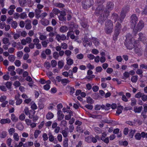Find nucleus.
<instances>
[{"label":"nucleus","mask_w":147,"mask_h":147,"mask_svg":"<svg viewBox=\"0 0 147 147\" xmlns=\"http://www.w3.org/2000/svg\"><path fill=\"white\" fill-rule=\"evenodd\" d=\"M71 52L69 50H66L65 51V53L67 56V57H69L71 55Z\"/></svg>","instance_id":"nucleus-63"},{"label":"nucleus","mask_w":147,"mask_h":147,"mask_svg":"<svg viewBox=\"0 0 147 147\" xmlns=\"http://www.w3.org/2000/svg\"><path fill=\"white\" fill-rule=\"evenodd\" d=\"M68 139L67 138H65L63 142V147H68Z\"/></svg>","instance_id":"nucleus-37"},{"label":"nucleus","mask_w":147,"mask_h":147,"mask_svg":"<svg viewBox=\"0 0 147 147\" xmlns=\"http://www.w3.org/2000/svg\"><path fill=\"white\" fill-rule=\"evenodd\" d=\"M49 43V42L48 40H43L41 42L42 46L44 48L47 47Z\"/></svg>","instance_id":"nucleus-28"},{"label":"nucleus","mask_w":147,"mask_h":147,"mask_svg":"<svg viewBox=\"0 0 147 147\" xmlns=\"http://www.w3.org/2000/svg\"><path fill=\"white\" fill-rule=\"evenodd\" d=\"M131 35L130 34H128L126 36V39L125 42V45L127 49H131L134 47V45L132 43Z\"/></svg>","instance_id":"nucleus-2"},{"label":"nucleus","mask_w":147,"mask_h":147,"mask_svg":"<svg viewBox=\"0 0 147 147\" xmlns=\"http://www.w3.org/2000/svg\"><path fill=\"white\" fill-rule=\"evenodd\" d=\"M70 82V81L68 79H63L61 83L63 84V86H65L67 84L69 83Z\"/></svg>","instance_id":"nucleus-27"},{"label":"nucleus","mask_w":147,"mask_h":147,"mask_svg":"<svg viewBox=\"0 0 147 147\" xmlns=\"http://www.w3.org/2000/svg\"><path fill=\"white\" fill-rule=\"evenodd\" d=\"M53 56L54 58L55 59H58L59 57V53L56 51L53 53Z\"/></svg>","instance_id":"nucleus-51"},{"label":"nucleus","mask_w":147,"mask_h":147,"mask_svg":"<svg viewBox=\"0 0 147 147\" xmlns=\"http://www.w3.org/2000/svg\"><path fill=\"white\" fill-rule=\"evenodd\" d=\"M33 142H28L23 145V147H29L32 146L33 145Z\"/></svg>","instance_id":"nucleus-22"},{"label":"nucleus","mask_w":147,"mask_h":147,"mask_svg":"<svg viewBox=\"0 0 147 147\" xmlns=\"http://www.w3.org/2000/svg\"><path fill=\"white\" fill-rule=\"evenodd\" d=\"M53 12V13L57 15L60 13V11L56 8H54L52 10Z\"/></svg>","instance_id":"nucleus-59"},{"label":"nucleus","mask_w":147,"mask_h":147,"mask_svg":"<svg viewBox=\"0 0 147 147\" xmlns=\"http://www.w3.org/2000/svg\"><path fill=\"white\" fill-rule=\"evenodd\" d=\"M19 2L20 5L22 7L25 6L26 3V0H19Z\"/></svg>","instance_id":"nucleus-32"},{"label":"nucleus","mask_w":147,"mask_h":147,"mask_svg":"<svg viewBox=\"0 0 147 147\" xmlns=\"http://www.w3.org/2000/svg\"><path fill=\"white\" fill-rule=\"evenodd\" d=\"M68 29V27L66 26H63L60 27L59 30L61 33L66 32Z\"/></svg>","instance_id":"nucleus-16"},{"label":"nucleus","mask_w":147,"mask_h":147,"mask_svg":"<svg viewBox=\"0 0 147 147\" xmlns=\"http://www.w3.org/2000/svg\"><path fill=\"white\" fill-rule=\"evenodd\" d=\"M138 79V76L137 75H135L132 76L131 81L133 83H136L137 82Z\"/></svg>","instance_id":"nucleus-31"},{"label":"nucleus","mask_w":147,"mask_h":147,"mask_svg":"<svg viewBox=\"0 0 147 147\" xmlns=\"http://www.w3.org/2000/svg\"><path fill=\"white\" fill-rule=\"evenodd\" d=\"M30 104L31 105V108L32 109V110H34L37 109V107L34 102H32Z\"/></svg>","instance_id":"nucleus-30"},{"label":"nucleus","mask_w":147,"mask_h":147,"mask_svg":"<svg viewBox=\"0 0 147 147\" xmlns=\"http://www.w3.org/2000/svg\"><path fill=\"white\" fill-rule=\"evenodd\" d=\"M59 68L61 69L63 67L64 65V63L62 60L59 61L58 63Z\"/></svg>","instance_id":"nucleus-41"},{"label":"nucleus","mask_w":147,"mask_h":147,"mask_svg":"<svg viewBox=\"0 0 147 147\" xmlns=\"http://www.w3.org/2000/svg\"><path fill=\"white\" fill-rule=\"evenodd\" d=\"M135 138L137 140H140L141 138V135L140 133H136L135 136Z\"/></svg>","instance_id":"nucleus-64"},{"label":"nucleus","mask_w":147,"mask_h":147,"mask_svg":"<svg viewBox=\"0 0 147 147\" xmlns=\"http://www.w3.org/2000/svg\"><path fill=\"white\" fill-rule=\"evenodd\" d=\"M20 18L21 19H24L25 18H26L27 17V14L25 12L21 13L20 14Z\"/></svg>","instance_id":"nucleus-50"},{"label":"nucleus","mask_w":147,"mask_h":147,"mask_svg":"<svg viewBox=\"0 0 147 147\" xmlns=\"http://www.w3.org/2000/svg\"><path fill=\"white\" fill-rule=\"evenodd\" d=\"M86 102L87 103L91 104L94 102V100L90 97H88L87 98Z\"/></svg>","instance_id":"nucleus-40"},{"label":"nucleus","mask_w":147,"mask_h":147,"mask_svg":"<svg viewBox=\"0 0 147 147\" xmlns=\"http://www.w3.org/2000/svg\"><path fill=\"white\" fill-rule=\"evenodd\" d=\"M41 22L42 25L45 26H47L49 24V22L48 20L44 18L41 19Z\"/></svg>","instance_id":"nucleus-18"},{"label":"nucleus","mask_w":147,"mask_h":147,"mask_svg":"<svg viewBox=\"0 0 147 147\" xmlns=\"http://www.w3.org/2000/svg\"><path fill=\"white\" fill-rule=\"evenodd\" d=\"M20 95L19 94H16L15 96V99L16 100V105H20L22 102V99L20 98Z\"/></svg>","instance_id":"nucleus-7"},{"label":"nucleus","mask_w":147,"mask_h":147,"mask_svg":"<svg viewBox=\"0 0 147 147\" xmlns=\"http://www.w3.org/2000/svg\"><path fill=\"white\" fill-rule=\"evenodd\" d=\"M41 132V131L39 130H36L34 133V136L35 138H36L38 135Z\"/></svg>","instance_id":"nucleus-62"},{"label":"nucleus","mask_w":147,"mask_h":147,"mask_svg":"<svg viewBox=\"0 0 147 147\" xmlns=\"http://www.w3.org/2000/svg\"><path fill=\"white\" fill-rule=\"evenodd\" d=\"M13 138L14 140L16 141H18L19 139V136L18 134L16 133H14Z\"/></svg>","instance_id":"nucleus-43"},{"label":"nucleus","mask_w":147,"mask_h":147,"mask_svg":"<svg viewBox=\"0 0 147 147\" xmlns=\"http://www.w3.org/2000/svg\"><path fill=\"white\" fill-rule=\"evenodd\" d=\"M55 5L57 7L59 8H63L65 7V5L63 3H57L55 4Z\"/></svg>","instance_id":"nucleus-49"},{"label":"nucleus","mask_w":147,"mask_h":147,"mask_svg":"<svg viewBox=\"0 0 147 147\" xmlns=\"http://www.w3.org/2000/svg\"><path fill=\"white\" fill-rule=\"evenodd\" d=\"M122 27L121 24L117 22L115 24V29L120 30Z\"/></svg>","instance_id":"nucleus-21"},{"label":"nucleus","mask_w":147,"mask_h":147,"mask_svg":"<svg viewBox=\"0 0 147 147\" xmlns=\"http://www.w3.org/2000/svg\"><path fill=\"white\" fill-rule=\"evenodd\" d=\"M76 131L79 133H82L83 130L82 127L80 126H77L76 127Z\"/></svg>","instance_id":"nucleus-53"},{"label":"nucleus","mask_w":147,"mask_h":147,"mask_svg":"<svg viewBox=\"0 0 147 147\" xmlns=\"http://www.w3.org/2000/svg\"><path fill=\"white\" fill-rule=\"evenodd\" d=\"M11 122L10 120L7 118L6 119H2L0 121V123L2 124L7 123H9Z\"/></svg>","instance_id":"nucleus-17"},{"label":"nucleus","mask_w":147,"mask_h":147,"mask_svg":"<svg viewBox=\"0 0 147 147\" xmlns=\"http://www.w3.org/2000/svg\"><path fill=\"white\" fill-rule=\"evenodd\" d=\"M84 42L83 45L85 47L87 45L90 46L92 44L91 42L87 38H85Z\"/></svg>","instance_id":"nucleus-15"},{"label":"nucleus","mask_w":147,"mask_h":147,"mask_svg":"<svg viewBox=\"0 0 147 147\" xmlns=\"http://www.w3.org/2000/svg\"><path fill=\"white\" fill-rule=\"evenodd\" d=\"M33 42L34 45H36L38 44L39 43L40 40L39 39L37 38H36L33 39Z\"/></svg>","instance_id":"nucleus-57"},{"label":"nucleus","mask_w":147,"mask_h":147,"mask_svg":"<svg viewBox=\"0 0 147 147\" xmlns=\"http://www.w3.org/2000/svg\"><path fill=\"white\" fill-rule=\"evenodd\" d=\"M57 115V120L58 121L61 120L64 117V115L63 114L62 111L60 110H58Z\"/></svg>","instance_id":"nucleus-11"},{"label":"nucleus","mask_w":147,"mask_h":147,"mask_svg":"<svg viewBox=\"0 0 147 147\" xmlns=\"http://www.w3.org/2000/svg\"><path fill=\"white\" fill-rule=\"evenodd\" d=\"M114 6V4L111 2L107 3L105 9L102 5L98 6L96 9L95 14L98 16L100 15L99 21L103 22L105 21L109 16L110 11L113 8Z\"/></svg>","instance_id":"nucleus-1"},{"label":"nucleus","mask_w":147,"mask_h":147,"mask_svg":"<svg viewBox=\"0 0 147 147\" xmlns=\"http://www.w3.org/2000/svg\"><path fill=\"white\" fill-rule=\"evenodd\" d=\"M131 105L132 106H134L136 104L137 101L136 99L134 98H132L131 99Z\"/></svg>","instance_id":"nucleus-42"},{"label":"nucleus","mask_w":147,"mask_h":147,"mask_svg":"<svg viewBox=\"0 0 147 147\" xmlns=\"http://www.w3.org/2000/svg\"><path fill=\"white\" fill-rule=\"evenodd\" d=\"M143 109L142 106H140L138 107H135L134 108V111L135 113H140Z\"/></svg>","instance_id":"nucleus-23"},{"label":"nucleus","mask_w":147,"mask_h":147,"mask_svg":"<svg viewBox=\"0 0 147 147\" xmlns=\"http://www.w3.org/2000/svg\"><path fill=\"white\" fill-rule=\"evenodd\" d=\"M134 51L136 53L140 56H141L143 53V51L142 49L138 47L134 49Z\"/></svg>","instance_id":"nucleus-14"},{"label":"nucleus","mask_w":147,"mask_h":147,"mask_svg":"<svg viewBox=\"0 0 147 147\" xmlns=\"http://www.w3.org/2000/svg\"><path fill=\"white\" fill-rule=\"evenodd\" d=\"M100 139L106 144H108L109 142V138L108 137H107L106 138L103 137H100Z\"/></svg>","instance_id":"nucleus-34"},{"label":"nucleus","mask_w":147,"mask_h":147,"mask_svg":"<svg viewBox=\"0 0 147 147\" xmlns=\"http://www.w3.org/2000/svg\"><path fill=\"white\" fill-rule=\"evenodd\" d=\"M53 114L50 112L48 113L46 115V118L48 120L51 119L53 118Z\"/></svg>","instance_id":"nucleus-24"},{"label":"nucleus","mask_w":147,"mask_h":147,"mask_svg":"<svg viewBox=\"0 0 147 147\" xmlns=\"http://www.w3.org/2000/svg\"><path fill=\"white\" fill-rule=\"evenodd\" d=\"M48 135L49 136V141L51 142H53L54 140L53 136L51 133H50Z\"/></svg>","instance_id":"nucleus-52"},{"label":"nucleus","mask_w":147,"mask_h":147,"mask_svg":"<svg viewBox=\"0 0 147 147\" xmlns=\"http://www.w3.org/2000/svg\"><path fill=\"white\" fill-rule=\"evenodd\" d=\"M29 113L28 115H29V117L30 119H32L33 118L35 113V111L33 110H30Z\"/></svg>","instance_id":"nucleus-20"},{"label":"nucleus","mask_w":147,"mask_h":147,"mask_svg":"<svg viewBox=\"0 0 147 147\" xmlns=\"http://www.w3.org/2000/svg\"><path fill=\"white\" fill-rule=\"evenodd\" d=\"M67 125V121L65 120H62L60 123V125L62 127H65Z\"/></svg>","instance_id":"nucleus-48"},{"label":"nucleus","mask_w":147,"mask_h":147,"mask_svg":"<svg viewBox=\"0 0 147 147\" xmlns=\"http://www.w3.org/2000/svg\"><path fill=\"white\" fill-rule=\"evenodd\" d=\"M36 15L37 16V18H38L39 17H40V16H39L40 14L41 11L40 9H36L35 10Z\"/></svg>","instance_id":"nucleus-46"},{"label":"nucleus","mask_w":147,"mask_h":147,"mask_svg":"<svg viewBox=\"0 0 147 147\" xmlns=\"http://www.w3.org/2000/svg\"><path fill=\"white\" fill-rule=\"evenodd\" d=\"M144 22L142 21H140L136 26L135 27L133 30V33L134 35H136L139 31L141 30L144 26Z\"/></svg>","instance_id":"nucleus-4"},{"label":"nucleus","mask_w":147,"mask_h":147,"mask_svg":"<svg viewBox=\"0 0 147 147\" xmlns=\"http://www.w3.org/2000/svg\"><path fill=\"white\" fill-rule=\"evenodd\" d=\"M17 22L16 21H13L11 24V27L14 29H16L17 27Z\"/></svg>","instance_id":"nucleus-47"},{"label":"nucleus","mask_w":147,"mask_h":147,"mask_svg":"<svg viewBox=\"0 0 147 147\" xmlns=\"http://www.w3.org/2000/svg\"><path fill=\"white\" fill-rule=\"evenodd\" d=\"M136 131L135 130L130 129L129 133V137L131 138H132Z\"/></svg>","instance_id":"nucleus-36"},{"label":"nucleus","mask_w":147,"mask_h":147,"mask_svg":"<svg viewBox=\"0 0 147 147\" xmlns=\"http://www.w3.org/2000/svg\"><path fill=\"white\" fill-rule=\"evenodd\" d=\"M8 59L11 62H13L15 59V57L13 55H10L8 57Z\"/></svg>","instance_id":"nucleus-55"},{"label":"nucleus","mask_w":147,"mask_h":147,"mask_svg":"<svg viewBox=\"0 0 147 147\" xmlns=\"http://www.w3.org/2000/svg\"><path fill=\"white\" fill-rule=\"evenodd\" d=\"M7 136V132L6 131H2L0 134V137L4 138L6 137Z\"/></svg>","instance_id":"nucleus-35"},{"label":"nucleus","mask_w":147,"mask_h":147,"mask_svg":"<svg viewBox=\"0 0 147 147\" xmlns=\"http://www.w3.org/2000/svg\"><path fill=\"white\" fill-rule=\"evenodd\" d=\"M92 137V135L86 137L85 139V141L88 143H91V142Z\"/></svg>","instance_id":"nucleus-44"},{"label":"nucleus","mask_w":147,"mask_h":147,"mask_svg":"<svg viewBox=\"0 0 147 147\" xmlns=\"http://www.w3.org/2000/svg\"><path fill=\"white\" fill-rule=\"evenodd\" d=\"M105 28H113V22L110 20H107L105 24Z\"/></svg>","instance_id":"nucleus-10"},{"label":"nucleus","mask_w":147,"mask_h":147,"mask_svg":"<svg viewBox=\"0 0 147 147\" xmlns=\"http://www.w3.org/2000/svg\"><path fill=\"white\" fill-rule=\"evenodd\" d=\"M13 37L15 40L18 39L20 37V34L19 33H13Z\"/></svg>","instance_id":"nucleus-38"},{"label":"nucleus","mask_w":147,"mask_h":147,"mask_svg":"<svg viewBox=\"0 0 147 147\" xmlns=\"http://www.w3.org/2000/svg\"><path fill=\"white\" fill-rule=\"evenodd\" d=\"M129 7L128 6H127L123 7L120 13L121 17L119 19V20L120 22V23H122L124 19L126 16L125 14L129 11Z\"/></svg>","instance_id":"nucleus-5"},{"label":"nucleus","mask_w":147,"mask_h":147,"mask_svg":"<svg viewBox=\"0 0 147 147\" xmlns=\"http://www.w3.org/2000/svg\"><path fill=\"white\" fill-rule=\"evenodd\" d=\"M66 38V37L64 34H62L60 35L57 34L56 35L55 39L58 42H60L61 40H65Z\"/></svg>","instance_id":"nucleus-8"},{"label":"nucleus","mask_w":147,"mask_h":147,"mask_svg":"<svg viewBox=\"0 0 147 147\" xmlns=\"http://www.w3.org/2000/svg\"><path fill=\"white\" fill-rule=\"evenodd\" d=\"M139 38L138 40L140 41H142L144 44L145 43H146V38L145 34H143L142 32H140L138 34Z\"/></svg>","instance_id":"nucleus-6"},{"label":"nucleus","mask_w":147,"mask_h":147,"mask_svg":"<svg viewBox=\"0 0 147 147\" xmlns=\"http://www.w3.org/2000/svg\"><path fill=\"white\" fill-rule=\"evenodd\" d=\"M93 0H84L82 2V6L84 9H87L94 4Z\"/></svg>","instance_id":"nucleus-3"},{"label":"nucleus","mask_w":147,"mask_h":147,"mask_svg":"<svg viewBox=\"0 0 147 147\" xmlns=\"http://www.w3.org/2000/svg\"><path fill=\"white\" fill-rule=\"evenodd\" d=\"M12 121L16 122L18 121V117H16L15 115L13 114H11V118Z\"/></svg>","instance_id":"nucleus-39"},{"label":"nucleus","mask_w":147,"mask_h":147,"mask_svg":"<svg viewBox=\"0 0 147 147\" xmlns=\"http://www.w3.org/2000/svg\"><path fill=\"white\" fill-rule=\"evenodd\" d=\"M68 129H69L68 127H66L62 131L61 133L63 137L65 138H67V137L68 136V134L69 132Z\"/></svg>","instance_id":"nucleus-12"},{"label":"nucleus","mask_w":147,"mask_h":147,"mask_svg":"<svg viewBox=\"0 0 147 147\" xmlns=\"http://www.w3.org/2000/svg\"><path fill=\"white\" fill-rule=\"evenodd\" d=\"M67 63L68 65H71L73 64L74 62L73 59L67 57L66 58Z\"/></svg>","instance_id":"nucleus-29"},{"label":"nucleus","mask_w":147,"mask_h":147,"mask_svg":"<svg viewBox=\"0 0 147 147\" xmlns=\"http://www.w3.org/2000/svg\"><path fill=\"white\" fill-rule=\"evenodd\" d=\"M38 34L40 36L39 37V39L41 40H45L47 38L46 36L40 33H39Z\"/></svg>","instance_id":"nucleus-33"},{"label":"nucleus","mask_w":147,"mask_h":147,"mask_svg":"<svg viewBox=\"0 0 147 147\" xmlns=\"http://www.w3.org/2000/svg\"><path fill=\"white\" fill-rule=\"evenodd\" d=\"M141 99L143 101H146L147 100V95L145 94L144 93H142V94L141 96Z\"/></svg>","instance_id":"nucleus-54"},{"label":"nucleus","mask_w":147,"mask_h":147,"mask_svg":"<svg viewBox=\"0 0 147 147\" xmlns=\"http://www.w3.org/2000/svg\"><path fill=\"white\" fill-rule=\"evenodd\" d=\"M138 20V18L136 14L132 15L130 17V22L135 26L136 22Z\"/></svg>","instance_id":"nucleus-9"},{"label":"nucleus","mask_w":147,"mask_h":147,"mask_svg":"<svg viewBox=\"0 0 147 147\" xmlns=\"http://www.w3.org/2000/svg\"><path fill=\"white\" fill-rule=\"evenodd\" d=\"M112 16L114 18L116 19V20L115 21V22L116 21H119L120 22V21L119 20V18L121 17L120 16V17H119L117 14L116 13H113L112 14Z\"/></svg>","instance_id":"nucleus-45"},{"label":"nucleus","mask_w":147,"mask_h":147,"mask_svg":"<svg viewBox=\"0 0 147 147\" xmlns=\"http://www.w3.org/2000/svg\"><path fill=\"white\" fill-rule=\"evenodd\" d=\"M21 43L20 42H18L17 43V46L16 47V48L20 50L23 48V47L21 45Z\"/></svg>","instance_id":"nucleus-56"},{"label":"nucleus","mask_w":147,"mask_h":147,"mask_svg":"<svg viewBox=\"0 0 147 147\" xmlns=\"http://www.w3.org/2000/svg\"><path fill=\"white\" fill-rule=\"evenodd\" d=\"M15 132V129L13 128H11L8 130L9 134L10 135H12Z\"/></svg>","instance_id":"nucleus-60"},{"label":"nucleus","mask_w":147,"mask_h":147,"mask_svg":"<svg viewBox=\"0 0 147 147\" xmlns=\"http://www.w3.org/2000/svg\"><path fill=\"white\" fill-rule=\"evenodd\" d=\"M123 107L120 106L117 107V110L116 111V113L118 115H119L122 112V110L123 109Z\"/></svg>","instance_id":"nucleus-26"},{"label":"nucleus","mask_w":147,"mask_h":147,"mask_svg":"<svg viewBox=\"0 0 147 147\" xmlns=\"http://www.w3.org/2000/svg\"><path fill=\"white\" fill-rule=\"evenodd\" d=\"M113 28H105V33L107 34H111L113 32Z\"/></svg>","instance_id":"nucleus-25"},{"label":"nucleus","mask_w":147,"mask_h":147,"mask_svg":"<svg viewBox=\"0 0 147 147\" xmlns=\"http://www.w3.org/2000/svg\"><path fill=\"white\" fill-rule=\"evenodd\" d=\"M46 30L49 32H53V27L51 26L47 27L46 29Z\"/></svg>","instance_id":"nucleus-58"},{"label":"nucleus","mask_w":147,"mask_h":147,"mask_svg":"<svg viewBox=\"0 0 147 147\" xmlns=\"http://www.w3.org/2000/svg\"><path fill=\"white\" fill-rule=\"evenodd\" d=\"M25 22L26 23L25 26V28L27 30L30 29L32 27L31 24V21L29 20H27Z\"/></svg>","instance_id":"nucleus-13"},{"label":"nucleus","mask_w":147,"mask_h":147,"mask_svg":"<svg viewBox=\"0 0 147 147\" xmlns=\"http://www.w3.org/2000/svg\"><path fill=\"white\" fill-rule=\"evenodd\" d=\"M92 41L96 46H98L99 44V40L97 38L93 37L92 38Z\"/></svg>","instance_id":"nucleus-19"},{"label":"nucleus","mask_w":147,"mask_h":147,"mask_svg":"<svg viewBox=\"0 0 147 147\" xmlns=\"http://www.w3.org/2000/svg\"><path fill=\"white\" fill-rule=\"evenodd\" d=\"M9 39L7 38H5L3 39V42L4 44H7L9 43L8 45H10V44L9 43Z\"/></svg>","instance_id":"nucleus-61"}]
</instances>
